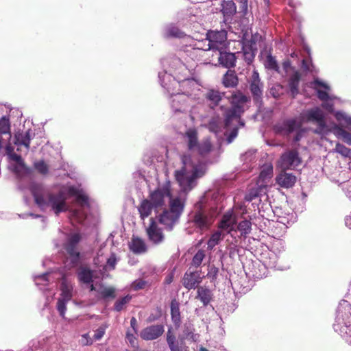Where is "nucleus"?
Here are the masks:
<instances>
[{"mask_svg": "<svg viewBox=\"0 0 351 351\" xmlns=\"http://www.w3.org/2000/svg\"><path fill=\"white\" fill-rule=\"evenodd\" d=\"M182 167L175 171V178L184 191H191L196 180L204 176L206 165L200 161H194L191 154H183L181 158Z\"/></svg>", "mask_w": 351, "mask_h": 351, "instance_id": "nucleus-1", "label": "nucleus"}, {"mask_svg": "<svg viewBox=\"0 0 351 351\" xmlns=\"http://www.w3.org/2000/svg\"><path fill=\"white\" fill-rule=\"evenodd\" d=\"M29 191L34 197L35 204L42 210L51 207L56 215L67 210L66 197L62 192L51 193L42 184L32 183Z\"/></svg>", "mask_w": 351, "mask_h": 351, "instance_id": "nucleus-2", "label": "nucleus"}, {"mask_svg": "<svg viewBox=\"0 0 351 351\" xmlns=\"http://www.w3.org/2000/svg\"><path fill=\"white\" fill-rule=\"evenodd\" d=\"M230 107L226 108L223 113L224 128L232 126L234 118H239L245 111V105L251 100L250 97L244 95L241 90L234 91L228 98Z\"/></svg>", "mask_w": 351, "mask_h": 351, "instance_id": "nucleus-3", "label": "nucleus"}, {"mask_svg": "<svg viewBox=\"0 0 351 351\" xmlns=\"http://www.w3.org/2000/svg\"><path fill=\"white\" fill-rule=\"evenodd\" d=\"M184 204L179 197L169 202V209H165L158 217V222L167 230L171 231L178 222L179 218L183 212Z\"/></svg>", "mask_w": 351, "mask_h": 351, "instance_id": "nucleus-4", "label": "nucleus"}, {"mask_svg": "<svg viewBox=\"0 0 351 351\" xmlns=\"http://www.w3.org/2000/svg\"><path fill=\"white\" fill-rule=\"evenodd\" d=\"M191 219L193 226L201 230L209 229L214 221L211 212L203 208L200 204L196 205Z\"/></svg>", "mask_w": 351, "mask_h": 351, "instance_id": "nucleus-5", "label": "nucleus"}, {"mask_svg": "<svg viewBox=\"0 0 351 351\" xmlns=\"http://www.w3.org/2000/svg\"><path fill=\"white\" fill-rule=\"evenodd\" d=\"M247 82L254 104L258 107H261L263 103V96L264 84L261 82L259 73L257 71H253L252 74Z\"/></svg>", "mask_w": 351, "mask_h": 351, "instance_id": "nucleus-6", "label": "nucleus"}, {"mask_svg": "<svg viewBox=\"0 0 351 351\" xmlns=\"http://www.w3.org/2000/svg\"><path fill=\"white\" fill-rule=\"evenodd\" d=\"M304 117L308 122L317 123V128L315 130L316 134H321L326 127L324 112L319 107L307 110L304 114Z\"/></svg>", "mask_w": 351, "mask_h": 351, "instance_id": "nucleus-7", "label": "nucleus"}, {"mask_svg": "<svg viewBox=\"0 0 351 351\" xmlns=\"http://www.w3.org/2000/svg\"><path fill=\"white\" fill-rule=\"evenodd\" d=\"M81 239L82 236L80 233L71 234L64 246L66 252L71 258V263L74 265L79 262L80 253L77 250V245Z\"/></svg>", "mask_w": 351, "mask_h": 351, "instance_id": "nucleus-8", "label": "nucleus"}, {"mask_svg": "<svg viewBox=\"0 0 351 351\" xmlns=\"http://www.w3.org/2000/svg\"><path fill=\"white\" fill-rule=\"evenodd\" d=\"M206 39L208 40V49L223 50L227 39V32L225 30H210L206 34Z\"/></svg>", "mask_w": 351, "mask_h": 351, "instance_id": "nucleus-9", "label": "nucleus"}, {"mask_svg": "<svg viewBox=\"0 0 351 351\" xmlns=\"http://www.w3.org/2000/svg\"><path fill=\"white\" fill-rule=\"evenodd\" d=\"M166 197H169L170 201L173 199L169 185L159 187L149 194V201L153 204L154 208L163 206L165 204V199Z\"/></svg>", "mask_w": 351, "mask_h": 351, "instance_id": "nucleus-10", "label": "nucleus"}, {"mask_svg": "<svg viewBox=\"0 0 351 351\" xmlns=\"http://www.w3.org/2000/svg\"><path fill=\"white\" fill-rule=\"evenodd\" d=\"M302 162V159L296 149L289 150L282 154L280 165L282 169H294Z\"/></svg>", "mask_w": 351, "mask_h": 351, "instance_id": "nucleus-11", "label": "nucleus"}, {"mask_svg": "<svg viewBox=\"0 0 351 351\" xmlns=\"http://www.w3.org/2000/svg\"><path fill=\"white\" fill-rule=\"evenodd\" d=\"M146 233L149 241L154 245L162 243L165 238L162 228L158 227L154 218L149 219V225L146 228Z\"/></svg>", "mask_w": 351, "mask_h": 351, "instance_id": "nucleus-12", "label": "nucleus"}, {"mask_svg": "<svg viewBox=\"0 0 351 351\" xmlns=\"http://www.w3.org/2000/svg\"><path fill=\"white\" fill-rule=\"evenodd\" d=\"M203 277L199 271H186L182 278V285L188 290L199 287Z\"/></svg>", "mask_w": 351, "mask_h": 351, "instance_id": "nucleus-13", "label": "nucleus"}, {"mask_svg": "<svg viewBox=\"0 0 351 351\" xmlns=\"http://www.w3.org/2000/svg\"><path fill=\"white\" fill-rule=\"evenodd\" d=\"M11 138V125L8 117L3 116L0 119V148L10 141Z\"/></svg>", "mask_w": 351, "mask_h": 351, "instance_id": "nucleus-14", "label": "nucleus"}, {"mask_svg": "<svg viewBox=\"0 0 351 351\" xmlns=\"http://www.w3.org/2000/svg\"><path fill=\"white\" fill-rule=\"evenodd\" d=\"M164 332L162 325L156 324L145 328L141 332V337L145 340H154L158 338Z\"/></svg>", "mask_w": 351, "mask_h": 351, "instance_id": "nucleus-15", "label": "nucleus"}, {"mask_svg": "<svg viewBox=\"0 0 351 351\" xmlns=\"http://www.w3.org/2000/svg\"><path fill=\"white\" fill-rule=\"evenodd\" d=\"M301 126V123L298 122L295 119H289L285 120L282 125H276L275 129L277 132L288 135L295 130L300 129Z\"/></svg>", "mask_w": 351, "mask_h": 351, "instance_id": "nucleus-16", "label": "nucleus"}, {"mask_svg": "<svg viewBox=\"0 0 351 351\" xmlns=\"http://www.w3.org/2000/svg\"><path fill=\"white\" fill-rule=\"evenodd\" d=\"M296 180L297 178L293 173H287L284 169L276 178V183L285 189L293 187Z\"/></svg>", "mask_w": 351, "mask_h": 351, "instance_id": "nucleus-17", "label": "nucleus"}, {"mask_svg": "<svg viewBox=\"0 0 351 351\" xmlns=\"http://www.w3.org/2000/svg\"><path fill=\"white\" fill-rule=\"evenodd\" d=\"M218 51V60L222 66L230 69L236 66L237 58L234 53L223 51L222 50Z\"/></svg>", "mask_w": 351, "mask_h": 351, "instance_id": "nucleus-18", "label": "nucleus"}, {"mask_svg": "<svg viewBox=\"0 0 351 351\" xmlns=\"http://www.w3.org/2000/svg\"><path fill=\"white\" fill-rule=\"evenodd\" d=\"M196 298L199 299L204 306H206L212 300V291L206 286H199L197 287Z\"/></svg>", "mask_w": 351, "mask_h": 351, "instance_id": "nucleus-19", "label": "nucleus"}, {"mask_svg": "<svg viewBox=\"0 0 351 351\" xmlns=\"http://www.w3.org/2000/svg\"><path fill=\"white\" fill-rule=\"evenodd\" d=\"M222 84L226 88H234L239 84V78L234 70H228L222 78Z\"/></svg>", "mask_w": 351, "mask_h": 351, "instance_id": "nucleus-20", "label": "nucleus"}, {"mask_svg": "<svg viewBox=\"0 0 351 351\" xmlns=\"http://www.w3.org/2000/svg\"><path fill=\"white\" fill-rule=\"evenodd\" d=\"M300 79L301 75L298 71H295L289 79L288 84L293 97H295L299 93Z\"/></svg>", "mask_w": 351, "mask_h": 351, "instance_id": "nucleus-21", "label": "nucleus"}, {"mask_svg": "<svg viewBox=\"0 0 351 351\" xmlns=\"http://www.w3.org/2000/svg\"><path fill=\"white\" fill-rule=\"evenodd\" d=\"M137 208L141 219L144 220L151 215L152 209L154 208V207L149 199H144L141 202Z\"/></svg>", "mask_w": 351, "mask_h": 351, "instance_id": "nucleus-22", "label": "nucleus"}, {"mask_svg": "<svg viewBox=\"0 0 351 351\" xmlns=\"http://www.w3.org/2000/svg\"><path fill=\"white\" fill-rule=\"evenodd\" d=\"M129 246L130 250L134 254H142L147 251L145 241L139 237H132Z\"/></svg>", "mask_w": 351, "mask_h": 351, "instance_id": "nucleus-23", "label": "nucleus"}, {"mask_svg": "<svg viewBox=\"0 0 351 351\" xmlns=\"http://www.w3.org/2000/svg\"><path fill=\"white\" fill-rule=\"evenodd\" d=\"M186 138L187 147L189 150H193L197 147L198 142L197 132L194 129L188 130L184 134Z\"/></svg>", "mask_w": 351, "mask_h": 351, "instance_id": "nucleus-24", "label": "nucleus"}, {"mask_svg": "<svg viewBox=\"0 0 351 351\" xmlns=\"http://www.w3.org/2000/svg\"><path fill=\"white\" fill-rule=\"evenodd\" d=\"M234 224V221H232V213H226L223 215L222 219L218 225V228L227 230L228 233H230L231 231L234 230L233 228Z\"/></svg>", "mask_w": 351, "mask_h": 351, "instance_id": "nucleus-25", "label": "nucleus"}, {"mask_svg": "<svg viewBox=\"0 0 351 351\" xmlns=\"http://www.w3.org/2000/svg\"><path fill=\"white\" fill-rule=\"evenodd\" d=\"M31 141L30 130L25 132H18L15 134V144L24 145L27 149H29Z\"/></svg>", "mask_w": 351, "mask_h": 351, "instance_id": "nucleus-26", "label": "nucleus"}, {"mask_svg": "<svg viewBox=\"0 0 351 351\" xmlns=\"http://www.w3.org/2000/svg\"><path fill=\"white\" fill-rule=\"evenodd\" d=\"M253 45L252 43L245 44L242 47L243 58L247 64H252L255 57L256 48Z\"/></svg>", "mask_w": 351, "mask_h": 351, "instance_id": "nucleus-27", "label": "nucleus"}, {"mask_svg": "<svg viewBox=\"0 0 351 351\" xmlns=\"http://www.w3.org/2000/svg\"><path fill=\"white\" fill-rule=\"evenodd\" d=\"M79 280L84 284H90L93 282V272L89 268L82 267L77 272Z\"/></svg>", "mask_w": 351, "mask_h": 351, "instance_id": "nucleus-28", "label": "nucleus"}, {"mask_svg": "<svg viewBox=\"0 0 351 351\" xmlns=\"http://www.w3.org/2000/svg\"><path fill=\"white\" fill-rule=\"evenodd\" d=\"M206 99L210 102L212 108L219 105L222 97L218 90H209L206 94Z\"/></svg>", "mask_w": 351, "mask_h": 351, "instance_id": "nucleus-29", "label": "nucleus"}, {"mask_svg": "<svg viewBox=\"0 0 351 351\" xmlns=\"http://www.w3.org/2000/svg\"><path fill=\"white\" fill-rule=\"evenodd\" d=\"M212 144L209 139L203 140L199 143L196 149L199 155L204 157L207 156L212 150Z\"/></svg>", "mask_w": 351, "mask_h": 351, "instance_id": "nucleus-30", "label": "nucleus"}, {"mask_svg": "<svg viewBox=\"0 0 351 351\" xmlns=\"http://www.w3.org/2000/svg\"><path fill=\"white\" fill-rule=\"evenodd\" d=\"M264 66L268 70L275 71L277 73L280 72V67L277 60L271 53H269L266 56L265 60L264 62Z\"/></svg>", "mask_w": 351, "mask_h": 351, "instance_id": "nucleus-31", "label": "nucleus"}, {"mask_svg": "<svg viewBox=\"0 0 351 351\" xmlns=\"http://www.w3.org/2000/svg\"><path fill=\"white\" fill-rule=\"evenodd\" d=\"M61 294L59 299L69 301L71 300L73 294L72 287L67 285L65 282H62L61 284Z\"/></svg>", "mask_w": 351, "mask_h": 351, "instance_id": "nucleus-32", "label": "nucleus"}, {"mask_svg": "<svg viewBox=\"0 0 351 351\" xmlns=\"http://www.w3.org/2000/svg\"><path fill=\"white\" fill-rule=\"evenodd\" d=\"M171 315L175 324H180L181 319L179 304L176 300H173L171 303Z\"/></svg>", "mask_w": 351, "mask_h": 351, "instance_id": "nucleus-33", "label": "nucleus"}, {"mask_svg": "<svg viewBox=\"0 0 351 351\" xmlns=\"http://www.w3.org/2000/svg\"><path fill=\"white\" fill-rule=\"evenodd\" d=\"M33 166L40 175L46 176L49 173V167L43 160L34 162Z\"/></svg>", "mask_w": 351, "mask_h": 351, "instance_id": "nucleus-34", "label": "nucleus"}, {"mask_svg": "<svg viewBox=\"0 0 351 351\" xmlns=\"http://www.w3.org/2000/svg\"><path fill=\"white\" fill-rule=\"evenodd\" d=\"M132 299L130 295H127L120 299H118L114 304V310L117 312H120L125 308V306L128 304Z\"/></svg>", "mask_w": 351, "mask_h": 351, "instance_id": "nucleus-35", "label": "nucleus"}, {"mask_svg": "<svg viewBox=\"0 0 351 351\" xmlns=\"http://www.w3.org/2000/svg\"><path fill=\"white\" fill-rule=\"evenodd\" d=\"M98 291L104 299H114L116 298V290L112 287H102Z\"/></svg>", "mask_w": 351, "mask_h": 351, "instance_id": "nucleus-36", "label": "nucleus"}, {"mask_svg": "<svg viewBox=\"0 0 351 351\" xmlns=\"http://www.w3.org/2000/svg\"><path fill=\"white\" fill-rule=\"evenodd\" d=\"M237 7L232 1L226 2L223 5L222 12L224 16H232L237 12Z\"/></svg>", "mask_w": 351, "mask_h": 351, "instance_id": "nucleus-37", "label": "nucleus"}, {"mask_svg": "<svg viewBox=\"0 0 351 351\" xmlns=\"http://www.w3.org/2000/svg\"><path fill=\"white\" fill-rule=\"evenodd\" d=\"M167 341L171 351H180V347L178 343L176 341V338L170 330H169L167 334Z\"/></svg>", "mask_w": 351, "mask_h": 351, "instance_id": "nucleus-38", "label": "nucleus"}, {"mask_svg": "<svg viewBox=\"0 0 351 351\" xmlns=\"http://www.w3.org/2000/svg\"><path fill=\"white\" fill-rule=\"evenodd\" d=\"M222 239L221 232L220 231H216L214 232L208 241V249L212 250Z\"/></svg>", "mask_w": 351, "mask_h": 351, "instance_id": "nucleus-39", "label": "nucleus"}, {"mask_svg": "<svg viewBox=\"0 0 351 351\" xmlns=\"http://www.w3.org/2000/svg\"><path fill=\"white\" fill-rule=\"evenodd\" d=\"M205 252L202 250H199L193 257L191 265L198 267L201 265L204 258H205Z\"/></svg>", "mask_w": 351, "mask_h": 351, "instance_id": "nucleus-40", "label": "nucleus"}, {"mask_svg": "<svg viewBox=\"0 0 351 351\" xmlns=\"http://www.w3.org/2000/svg\"><path fill=\"white\" fill-rule=\"evenodd\" d=\"M252 223L249 220H243L239 223L237 228L241 234H247L250 232Z\"/></svg>", "mask_w": 351, "mask_h": 351, "instance_id": "nucleus-41", "label": "nucleus"}, {"mask_svg": "<svg viewBox=\"0 0 351 351\" xmlns=\"http://www.w3.org/2000/svg\"><path fill=\"white\" fill-rule=\"evenodd\" d=\"M167 36L169 37L183 38L185 34L176 26H170L167 31Z\"/></svg>", "mask_w": 351, "mask_h": 351, "instance_id": "nucleus-42", "label": "nucleus"}, {"mask_svg": "<svg viewBox=\"0 0 351 351\" xmlns=\"http://www.w3.org/2000/svg\"><path fill=\"white\" fill-rule=\"evenodd\" d=\"M335 151L345 157H351V149L346 147L341 143L336 144Z\"/></svg>", "mask_w": 351, "mask_h": 351, "instance_id": "nucleus-43", "label": "nucleus"}, {"mask_svg": "<svg viewBox=\"0 0 351 351\" xmlns=\"http://www.w3.org/2000/svg\"><path fill=\"white\" fill-rule=\"evenodd\" d=\"M273 175V168L271 166L263 169L258 176L259 180L263 182L267 179L271 178Z\"/></svg>", "mask_w": 351, "mask_h": 351, "instance_id": "nucleus-44", "label": "nucleus"}, {"mask_svg": "<svg viewBox=\"0 0 351 351\" xmlns=\"http://www.w3.org/2000/svg\"><path fill=\"white\" fill-rule=\"evenodd\" d=\"M148 285V282L143 279L139 278L134 280L132 285L131 287L134 291H138L141 289H144Z\"/></svg>", "mask_w": 351, "mask_h": 351, "instance_id": "nucleus-45", "label": "nucleus"}, {"mask_svg": "<svg viewBox=\"0 0 351 351\" xmlns=\"http://www.w3.org/2000/svg\"><path fill=\"white\" fill-rule=\"evenodd\" d=\"M337 134L348 145H351V133L343 128H338Z\"/></svg>", "mask_w": 351, "mask_h": 351, "instance_id": "nucleus-46", "label": "nucleus"}, {"mask_svg": "<svg viewBox=\"0 0 351 351\" xmlns=\"http://www.w3.org/2000/svg\"><path fill=\"white\" fill-rule=\"evenodd\" d=\"M68 301L60 299H58L57 302L58 311H59L60 316L62 317L63 318L64 317L65 312L66 310V303Z\"/></svg>", "mask_w": 351, "mask_h": 351, "instance_id": "nucleus-47", "label": "nucleus"}, {"mask_svg": "<svg viewBox=\"0 0 351 351\" xmlns=\"http://www.w3.org/2000/svg\"><path fill=\"white\" fill-rule=\"evenodd\" d=\"M117 264V258L114 253H112L110 256L107 259L106 267L110 270H113L115 269Z\"/></svg>", "mask_w": 351, "mask_h": 351, "instance_id": "nucleus-48", "label": "nucleus"}, {"mask_svg": "<svg viewBox=\"0 0 351 351\" xmlns=\"http://www.w3.org/2000/svg\"><path fill=\"white\" fill-rule=\"evenodd\" d=\"M10 158L13 161H15L18 165H19L21 167L25 166V162L22 157L16 154V153H11Z\"/></svg>", "mask_w": 351, "mask_h": 351, "instance_id": "nucleus-49", "label": "nucleus"}, {"mask_svg": "<svg viewBox=\"0 0 351 351\" xmlns=\"http://www.w3.org/2000/svg\"><path fill=\"white\" fill-rule=\"evenodd\" d=\"M76 202L82 206L88 205V197L84 194H78L76 197Z\"/></svg>", "mask_w": 351, "mask_h": 351, "instance_id": "nucleus-50", "label": "nucleus"}, {"mask_svg": "<svg viewBox=\"0 0 351 351\" xmlns=\"http://www.w3.org/2000/svg\"><path fill=\"white\" fill-rule=\"evenodd\" d=\"M219 272V269L215 265H210L208 267V272L207 276L208 277L212 278L213 279H215Z\"/></svg>", "mask_w": 351, "mask_h": 351, "instance_id": "nucleus-51", "label": "nucleus"}, {"mask_svg": "<svg viewBox=\"0 0 351 351\" xmlns=\"http://www.w3.org/2000/svg\"><path fill=\"white\" fill-rule=\"evenodd\" d=\"M239 4L240 12L245 14L247 11V0H236Z\"/></svg>", "mask_w": 351, "mask_h": 351, "instance_id": "nucleus-52", "label": "nucleus"}, {"mask_svg": "<svg viewBox=\"0 0 351 351\" xmlns=\"http://www.w3.org/2000/svg\"><path fill=\"white\" fill-rule=\"evenodd\" d=\"M104 334H105V328L100 326L95 330V332L93 335V339L95 340H99L103 337Z\"/></svg>", "mask_w": 351, "mask_h": 351, "instance_id": "nucleus-53", "label": "nucleus"}, {"mask_svg": "<svg viewBox=\"0 0 351 351\" xmlns=\"http://www.w3.org/2000/svg\"><path fill=\"white\" fill-rule=\"evenodd\" d=\"M238 130L239 127H234L229 134V135L227 137V141L228 143H230L232 142V141L237 137L238 135Z\"/></svg>", "mask_w": 351, "mask_h": 351, "instance_id": "nucleus-54", "label": "nucleus"}, {"mask_svg": "<svg viewBox=\"0 0 351 351\" xmlns=\"http://www.w3.org/2000/svg\"><path fill=\"white\" fill-rule=\"evenodd\" d=\"M317 95L321 101H327L329 99V95L326 90L317 89Z\"/></svg>", "mask_w": 351, "mask_h": 351, "instance_id": "nucleus-55", "label": "nucleus"}, {"mask_svg": "<svg viewBox=\"0 0 351 351\" xmlns=\"http://www.w3.org/2000/svg\"><path fill=\"white\" fill-rule=\"evenodd\" d=\"M81 343L83 346H88L93 343V340L89 337L88 334H84L82 335Z\"/></svg>", "mask_w": 351, "mask_h": 351, "instance_id": "nucleus-56", "label": "nucleus"}, {"mask_svg": "<svg viewBox=\"0 0 351 351\" xmlns=\"http://www.w3.org/2000/svg\"><path fill=\"white\" fill-rule=\"evenodd\" d=\"M258 196V193L256 189L252 190L250 193L246 196L245 199L247 201H252L253 199Z\"/></svg>", "mask_w": 351, "mask_h": 351, "instance_id": "nucleus-57", "label": "nucleus"}, {"mask_svg": "<svg viewBox=\"0 0 351 351\" xmlns=\"http://www.w3.org/2000/svg\"><path fill=\"white\" fill-rule=\"evenodd\" d=\"M303 132L304 131L302 129H300L298 131H297V133L293 138V142L297 143L300 141L302 137Z\"/></svg>", "mask_w": 351, "mask_h": 351, "instance_id": "nucleus-58", "label": "nucleus"}, {"mask_svg": "<svg viewBox=\"0 0 351 351\" xmlns=\"http://www.w3.org/2000/svg\"><path fill=\"white\" fill-rule=\"evenodd\" d=\"M313 84L316 86L323 87L326 89H329V86L326 84L322 82V81L319 80L318 79L315 80L313 81Z\"/></svg>", "mask_w": 351, "mask_h": 351, "instance_id": "nucleus-59", "label": "nucleus"}, {"mask_svg": "<svg viewBox=\"0 0 351 351\" xmlns=\"http://www.w3.org/2000/svg\"><path fill=\"white\" fill-rule=\"evenodd\" d=\"M130 325L132 329L134 330V332L136 333V326H137V321L136 319L134 317H132L130 319Z\"/></svg>", "mask_w": 351, "mask_h": 351, "instance_id": "nucleus-60", "label": "nucleus"}, {"mask_svg": "<svg viewBox=\"0 0 351 351\" xmlns=\"http://www.w3.org/2000/svg\"><path fill=\"white\" fill-rule=\"evenodd\" d=\"M4 146H5L6 152H7V154L9 156V157L10 156L11 153H14V148L12 147V145L10 143L7 144V143H6L3 145V147Z\"/></svg>", "mask_w": 351, "mask_h": 351, "instance_id": "nucleus-61", "label": "nucleus"}, {"mask_svg": "<svg viewBox=\"0 0 351 351\" xmlns=\"http://www.w3.org/2000/svg\"><path fill=\"white\" fill-rule=\"evenodd\" d=\"M291 62L289 60H287L282 62V67L285 71H287L288 69L291 68Z\"/></svg>", "mask_w": 351, "mask_h": 351, "instance_id": "nucleus-62", "label": "nucleus"}, {"mask_svg": "<svg viewBox=\"0 0 351 351\" xmlns=\"http://www.w3.org/2000/svg\"><path fill=\"white\" fill-rule=\"evenodd\" d=\"M345 223L347 227L351 229V213L346 217Z\"/></svg>", "mask_w": 351, "mask_h": 351, "instance_id": "nucleus-63", "label": "nucleus"}, {"mask_svg": "<svg viewBox=\"0 0 351 351\" xmlns=\"http://www.w3.org/2000/svg\"><path fill=\"white\" fill-rule=\"evenodd\" d=\"M302 69L305 71H308L309 70V65L306 60L304 59H303L302 61Z\"/></svg>", "mask_w": 351, "mask_h": 351, "instance_id": "nucleus-64", "label": "nucleus"}]
</instances>
